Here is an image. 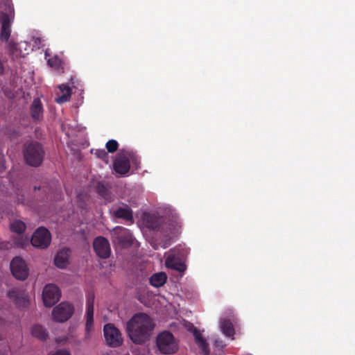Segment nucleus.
<instances>
[{
  "label": "nucleus",
  "mask_w": 355,
  "mask_h": 355,
  "mask_svg": "<svg viewBox=\"0 0 355 355\" xmlns=\"http://www.w3.org/2000/svg\"><path fill=\"white\" fill-rule=\"evenodd\" d=\"M96 190L97 193L102 196L103 198L106 199L107 196L108 195V190L107 187L102 183V182H98L96 186Z\"/></svg>",
  "instance_id": "bb28decb"
},
{
  "label": "nucleus",
  "mask_w": 355,
  "mask_h": 355,
  "mask_svg": "<svg viewBox=\"0 0 355 355\" xmlns=\"http://www.w3.org/2000/svg\"><path fill=\"white\" fill-rule=\"evenodd\" d=\"M123 343V338L120 331L112 325V347L120 346Z\"/></svg>",
  "instance_id": "393cba45"
},
{
  "label": "nucleus",
  "mask_w": 355,
  "mask_h": 355,
  "mask_svg": "<svg viewBox=\"0 0 355 355\" xmlns=\"http://www.w3.org/2000/svg\"><path fill=\"white\" fill-rule=\"evenodd\" d=\"M31 334L41 340H45L48 338L46 329L40 324H35L32 327Z\"/></svg>",
  "instance_id": "5701e85b"
},
{
  "label": "nucleus",
  "mask_w": 355,
  "mask_h": 355,
  "mask_svg": "<svg viewBox=\"0 0 355 355\" xmlns=\"http://www.w3.org/2000/svg\"><path fill=\"white\" fill-rule=\"evenodd\" d=\"M70 252V250L67 248L58 251L54 258L55 265L59 268H65L69 264Z\"/></svg>",
  "instance_id": "ddd939ff"
},
{
  "label": "nucleus",
  "mask_w": 355,
  "mask_h": 355,
  "mask_svg": "<svg viewBox=\"0 0 355 355\" xmlns=\"http://www.w3.org/2000/svg\"><path fill=\"white\" fill-rule=\"evenodd\" d=\"M118 228H119V227H113L112 232H114V233H116V231L117 230Z\"/></svg>",
  "instance_id": "e433bc0d"
},
{
  "label": "nucleus",
  "mask_w": 355,
  "mask_h": 355,
  "mask_svg": "<svg viewBox=\"0 0 355 355\" xmlns=\"http://www.w3.org/2000/svg\"><path fill=\"white\" fill-rule=\"evenodd\" d=\"M1 11L0 21L1 24L0 38L6 42L8 40L11 34V26L14 19V8L11 0H0Z\"/></svg>",
  "instance_id": "7ed1b4c3"
},
{
  "label": "nucleus",
  "mask_w": 355,
  "mask_h": 355,
  "mask_svg": "<svg viewBox=\"0 0 355 355\" xmlns=\"http://www.w3.org/2000/svg\"><path fill=\"white\" fill-rule=\"evenodd\" d=\"M133 243V236L129 230L123 228L121 234L118 237V244L123 248L131 246Z\"/></svg>",
  "instance_id": "a211bd4d"
},
{
  "label": "nucleus",
  "mask_w": 355,
  "mask_h": 355,
  "mask_svg": "<svg viewBox=\"0 0 355 355\" xmlns=\"http://www.w3.org/2000/svg\"><path fill=\"white\" fill-rule=\"evenodd\" d=\"M31 116L35 122L40 121L43 119V106L39 98H35L30 107Z\"/></svg>",
  "instance_id": "4468645a"
},
{
  "label": "nucleus",
  "mask_w": 355,
  "mask_h": 355,
  "mask_svg": "<svg viewBox=\"0 0 355 355\" xmlns=\"http://www.w3.org/2000/svg\"><path fill=\"white\" fill-rule=\"evenodd\" d=\"M8 296L19 307H27L29 302L24 292L18 288H13L8 292Z\"/></svg>",
  "instance_id": "f8f14e48"
},
{
  "label": "nucleus",
  "mask_w": 355,
  "mask_h": 355,
  "mask_svg": "<svg viewBox=\"0 0 355 355\" xmlns=\"http://www.w3.org/2000/svg\"><path fill=\"white\" fill-rule=\"evenodd\" d=\"M156 345L163 354H173L178 350V343L173 334L168 331H164L157 335Z\"/></svg>",
  "instance_id": "39448f33"
},
{
  "label": "nucleus",
  "mask_w": 355,
  "mask_h": 355,
  "mask_svg": "<svg viewBox=\"0 0 355 355\" xmlns=\"http://www.w3.org/2000/svg\"><path fill=\"white\" fill-rule=\"evenodd\" d=\"M130 163L132 172L138 170L141 164L139 157L132 150L122 149L116 155L112 168L119 176L127 177L130 171Z\"/></svg>",
  "instance_id": "f03ea898"
},
{
  "label": "nucleus",
  "mask_w": 355,
  "mask_h": 355,
  "mask_svg": "<svg viewBox=\"0 0 355 355\" xmlns=\"http://www.w3.org/2000/svg\"><path fill=\"white\" fill-rule=\"evenodd\" d=\"M118 147V142L116 140L112 139V153L117 150Z\"/></svg>",
  "instance_id": "72a5a7b5"
},
{
  "label": "nucleus",
  "mask_w": 355,
  "mask_h": 355,
  "mask_svg": "<svg viewBox=\"0 0 355 355\" xmlns=\"http://www.w3.org/2000/svg\"><path fill=\"white\" fill-rule=\"evenodd\" d=\"M155 324L151 318L144 313H135L127 322L130 339L135 344H143L150 339Z\"/></svg>",
  "instance_id": "f257e3e1"
},
{
  "label": "nucleus",
  "mask_w": 355,
  "mask_h": 355,
  "mask_svg": "<svg viewBox=\"0 0 355 355\" xmlns=\"http://www.w3.org/2000/svg\"><path fill=\"white\" fill-rule=\"evenodd\" d=\"M94 298H95L94 293L93 292L89 293L87 296L86 306H94Z\"/></svg>",
  "instance_id": "7c9ffc66"
},
{
  "label": "nucleus",
  "mask_w": 355,
  "mask_h": 355,
  "mask_svg": "<svg viewBox=\"0 0 355 355\" xmlns=\"http://www.w3.org/2000/svg\"><path fill=\"white\" fill-rule=\"evenodd\" d=\"M85 337L89 338L93 329L94 306H86Z\"/></svg>",
  "instance_id": "f3484780"
},
{
  "label": "nucleus",
  "mask_w": 355,
  "mask_h": 355,
  "mask_svg": "<svg viewBox=\"0 0 355 355\" xmlns=\"http://www.w3.org/2000/svg\"><path fill=\"white\" fill-rule=\"evenodd\" d=\"M24 157L28 165L37 167L43 162L44 150L39 142L31 141L26 144L24 149Z\"/></svg>",
  "instance_id": "20e7f679"
},
{
  "label": "nucleus",
  "mask_w": 355,
  "mask_h": 355,
  "mask_svg": "<svg viewBox=\"0 0 355 355\" xmlns=\"http://www.w3.org/2000/svg\"><path fill=\"white\" fill-rule=\"evenodd\" d=\"M61 296V292L58 286L53 284L45 286L42 293L44 304L47 307L53 306Z\"/></svg>",
  "instance_id": "6e6552de"
},
{
  "label": "nucleus",
  "mask_w": 355,
  "mask_h": 355,
  "mask_svg": "<svg viewBox=\"0 0 355 355\" xmlns=\"http://www.w3.org/2000/svg\"><path fill=\"white\" fill-rule=\"evenodd\" d=\"M114 217L121 218L125 221L133 222V213L132 209L128 205L119 207L114 211Z\"/></svg>",
  "instance_id": "dca6fc26"
},
{
  "label": "nucleus",
  "mask_w": 355,
  "mask_h": 355,
  "mask_svg": "<svg viewBox=\"0 0 355 355\" xmlns=\"http://www.w3.org/2000/svg\"><path fill=\"white\" fill-rule=\"evenodd\" d=\"M6 49L8 53L12 57V58L17 57L20 53V51L17 47V44L12 42H10L7 44Z\"/></svg>",
  "instance_id": "a878e982"
},
{
  "label": "nucleus",
  "mask_w": 355,
  "mask_h": 355,
  "mask_svg": "<svg viewBox=\"0 0 355 355\" xmlns=\"http://www.w3.org/2000/svg\"><path fill=\"white\" fill-rule=\"evenodd\" d=\"M48 64L54 68H59L62 64V60L58 56L55 55L47 60Z\"/></svg>",
  "instance_id": "c85d7f7f"
},
{
  "label": "nucleus",
  "mask_w": 355,
  "mask_h": 355,
  "mask_svg": "<svg viewBox=\"0 0 355 355\" xmlns=\"http://www.w3.org/2000/svg\"><path fill=\"white\" fill-rule=\"evenodd\" d=\"M52 355H71L70 353L64 349H59Z\"/></svg>",
  "instance_id": "473e14b6"
},
{
  "label": "nucleus",
  "mask_w": 355,
  "mask_h": 355,
  "mask_svg": "<svg viewBox=\"0 0 355 355\" xmlns=\"http://www.w3.org/2000/svg\"><path fill=\"white\" fill-rule=\"evenodd\" d=\"M95 155L100 159H101L105 164H108L109 156L108 153L105 150H96Z\"/></svg>",
  "instance_id": "c756f323"
},
{
  "label": "nucleus",
  "mask_w": 355,
  "mask_h": 355,
  "mask_svg": "<svg viewBox=\"0 0 355 355\" xmlns=\"http://www.w3.org/2000/svg\"><path fill=\"white\" fill-rule=\"evenodd\" d=\"M73 313V307L67 302H61L55 306L52 312V316L55 321L64 322L68 320Z\"/></svg>",
  "instance_id": "1a4fd4ad"
},
{
  "label": "nucleus",
  "mask_w": 355,
  "mask_h": 355,
  "mask_svg": "<svg viewBox=\"0 0 355 355\" xmlns=\"http://www.w3.org/2000/svg\"><path fill=\"white\" fill-rule=\"evenodd\" d=\"M220 327L222 332L228 337H232L234 334V329L230 320L223 319L220 322Z\"/></svg>",
  "instance_id": "4be33fe9"
},
{
  "label": "nucleus",
  "mask_w": 355,
  "mask_h": 355,
  "mask_svg": "<svg viewBox=\"0 0 355 355\" xmlns=\"http://www.w3.org/2000/svg\"><path fill=\"white\" fill-rule=\"evenodd\" d=\"M10 227L12 232L20 234L25 231L26 224L20 220H16L10 223Z\"/></svg>",
  "instance_id": "b1692460"
},
{
  "label": "nucleus",
  "mask_w": 355,
  "mask_h": 355,
  "mask_svg": "<svg viewBox=\"0 0 355 355\" xmlns=\"http://www.w3.org/2000/svg\"><path fill=\"white\" fill-rule=\"evenodd\" d=\"M51 241V235L48 229L40 227L36 230L31 238L32 245L38 248H48Z\"/></svg>",
  "instance_id": "0eeeda50"
},
{
  "label": "nucleus",
  "mask_w": 355,
  "mask_h": 355,
  "mask_svg": "<svg viewBox=\"0 0 355 355\" xmlns=\"http://www.w3.org/2000/svg\"><path fill=\"white\" fill-rule=\"evenodd\" d=\"M165 264L167 268L180 272H184L187 268L184 263L174 254L168 255L166 259Z\"/></svg>",
  "instance_id": "2eb2a0df"
},
{
  "label": "nucleus",
  "mask_w": 355,
  "mask_h": 355,
  "mask_svg": "<svg viewBox=\"0 0 355 355\" xmlns=\"http://www.w3.org/2000/svg\"><path fill=\"white\" fill-rule=\"evenodd\" d=\"M166 279H167L166 275L164 272H157V273L153 275L150 277L149 281H150V284L153 286H154L155 288H159V287L162 286L166 283Z\"/></svg>",
  "instance_id": "412c9836"
},
{
  "label": "nucleus",
  "mask_w": 355,
  "mask_h": 355,
  "mask_svg": "<svg viewBox=\"0 0 355 355\" xmlns=\"http://www.w3.org/2000/svg\"><path fill=\"white\" fill-rule=\"evenodd\" d=\"M10 270L13 276L19 280H24L28 277V269L26 263L21 257H15L10 263Z\"/></svg>",
  "instance_id": "9d476101"
},
{
  "label": "nucleus",
  "mask_w": 355,
  "mask_h": 355,
  "mask_svg": "<svg viewBox=\"0 0 355 355\" xmlns=\"http://www.w3.org/2000/svg\"><path fill=\"white\" fill-rule=\"evenodd\" d=\"M59 89L60 90L61 95L56 97L55 101L59 104L69 101L71 96V89L70 87L66 85H60L59 86Z\"/></svg>",
  "instance_id": "6ab92c4d"
},
{
  "label": "nucleus",
  "mask_w": 355,
  "mask_h": 355,
  "mask_svg": "<svg viewBox=\"0 0 355 355\" xmlns=\"http://www.w3.org/2000/svg\"><path fill=\"white\" fill-rule=\"evenodd\" d=\"M214 345L216 347L223 348L225 347V344L222 340L217 339L215 340Z\"/></svg>",
  "instance_id": "2f4dec72"
},
{
  "label": "nucleus",
  "mask_w": 355,
  "mask_h": 355,
  "mask_svg": "<svg viewBox=\"0 0 355 355\" xmlns=\"http://www.w3.org/2000/svg\"><path fill=\"white\" fill-rule=\"evenodd\" d=\"M105 146L107 150V153H111V139L107 141Z\"/></svg>",
  "instance_id": "f704fd0d"
},
{
  "label": "nucleus",
  "mask_w": 355,
  "mask_h": 355,
  "mask_svg": "<svg viewBox=\"0 0 355 355\" xmlns=\"http://www.w3.org/2000/svg\"><path fill=\"white\" fill-rule=\"evenodd\" d=\"M40 41H41V39H40V38H39V37H37V38L35 39V42L36 44H38V43H40Z\"/></svg>",
  "instance_id": "c9c22d12"
},
{
  "label": "nucleus",
  "mask_w": 355,
  "mask_h": 355,
  "mask_svg": "<svg viewBox=\"0 0 355 355\" xmlns=\"http://www.w3.org/2000/svg\"><path fill=\"white\" fill-rule=\"evenodd\" d=\"M93 247L96 254L103 259L109 257L110 248L109 241L103 236L96 238L93 243Z\"/></svg>",
  "instance_id": "9b49d317"
},
{
  "label": "nucleus",
  "mask_w": 355,
  "mask_h": 355,
  "mask_svg": "<svg viewBox=\"0 0 355 355\" xmlns=\"http://www.w3.org/2000/svg\"><path fill=\"white\" fill-rule=\"evenodd\" d=\"M103 331L107 345L111 346V323L104 326Z\"/></svg>",
  "instance_id": "cd10ccee"
},
{
  "label": "nucleus",
  "mask_w": 355,
  "mask_h": 355,
  "mask_svg": "<svg viewBox=\"0 0 355 355\" xmlns=\"http://www.w3.org/2000/svg\"><path fill=\"white\" fill-rule=\"evenodd\" d=\"M193 335L195 337L196 343L199 346V347L202 349L204 355L209 354V349L207 343L205 339L202 336L200 331L194 327L193 329Z\"/></svg>",
  "instance_id": "aec40b11"
},
{
  "label": "nucleus",
  "mask_w": 355,
  "mask_h": 355,
  "mask_svg": "<svg viewBox=\"0 0 355 355\" xmlns=\"http://www.w3.org/2000/svg\"><path fill=\"white\" fill-rule=\"evenodd\" d=\"M146 223L148 228L162 232L166 236L172 234L175 230V226L168 223L165 218L155 214L146 216Z\"/></svg>",
  "instance_id": "423d86ee"
}]
</instances>
